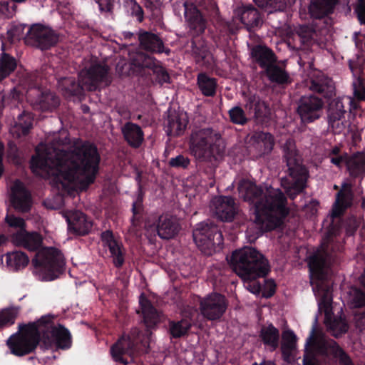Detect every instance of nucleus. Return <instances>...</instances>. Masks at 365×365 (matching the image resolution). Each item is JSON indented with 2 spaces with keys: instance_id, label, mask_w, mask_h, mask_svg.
Masks as SVG:
<instances>
[{
  "instance_id": "obj_1",
  "label": "nucleus",
  "mask_w": 365,
  "mask_h": 365,
  "mask_svg": "<svg viewBox=\"0 0 365 365\" xmlns=\"http://www.w3.org/2000/svg\"><path fill=\"white\" fill-rule=\"evenodd\" d=\"M68 141L67 132L62 131L51 146L38 145L31 168L36 175L51 178L58 190H83L93 182L100 156L96 147L88 143H76L69 151L60 148Z\"/></svg>"
},
{
  "instance_id": "obj_2",
  "label": "nucleus",
  "mask_w": 365,
  "mask_h": 365,
  "mask_svg": "<svg viewBox=\"0 0 365 365\" xmlns=\"http://www.w3.org/2000/svg\"><path fill=\"white\" fill-rule=\"evenodd\" d=\"M238 190L240 197L253 205L255 222L261 231H269L280 225L287 214V200L279 189L242 180Z\"/></svg>"
},
{
  "instance_id": "obj_3",
  "label": "nucleus",
  "mask_w": 365,
  "mask_h": 365,
  "mask_svg": "<svg viewBox=\"0 0 365 365\" xmlns=\"http://www.w3.org/2000/svg\"><path fill=\"white\" fill-rule=\"evenodd\" d=\"M54 316H43L36 322L25 326L19 333L11 336L6 344L14 355L22 356L32 352L39 341L42 332V343L46 349H68L71 346V334L61 325L55 326Z\"/></svg>"
},
{
  "instance_id": "obj_4",
  "label": "nucleus",
  "mask_w": 365,
  "mask_h": 365,
  "mask_svg": "<svg viewBox=\"0 0 365 365\" xmlns=\"http://www.w3.org/2000/svg\"><path fill=\"white\" fill-rule=\"evenodd\" d=\"M328 245L323 242L320 248L309 259L310 282L319 309L325 314V324L332 335L337 337L346 333L348 325L341 317L331 319V282L329 277L330 258L327 254Z\"/></svg>"
},
{
  "instance_id": "obj_5",
  "label": "nucleus",
  "mask_w": 365,
  "mask_h": 365,
  "mask_svg": "<svg viewBox=\"0 0 365 365\" xmlns=\"http://www.w3.org/2000/svg\"><path fill=\"white\" fill-rule=\"evenodd\" d=\"M231 264L235 273L245 282V288L252 294H259L260 285L255 279L264 277L269 269L264 256L255 249L247 247L232 253Z\"/></svg>"
},
{
  "instance_id": "obj_6",
  "label": "nucleus",
  "mask_w": 365,
  "mask_h": 365,
  "mask_svg": "<svg viewBox=\"0 0 365 365\" xmlns=\"http://www.w3.org/2000/svg\"><path fill=\"white\" fill-rule=\"evenodd\" d=\"M108 72V67L104 62L91 58L85 62V67L79 73L78 83L72 78H63L58 81V88L66 96L79 94L83 89L93 91L106 80Z\"/></svg>"
},
{
  "instance_id": "obj_7",
  "label": "nucleus",
  "mask_w": 365,
  "mask_h": 365,
  "mask_svg": "<svg viewBox=\"0 0 365 365\" xmlns=\"http://www.w3.org/2000/svg\"><path fill=\"white\" fill-rule=\"evenodd\" d=\"M333 355L339 359L341 365H353L350 358L333 340H327L322 331L314 325L305 344L303 365H319L318 355Z\"/></svg>"
},
{
  "instance_id": "obj_8",
  "label": "nucleus",
  "mask_w": 365,
  "mask_h": 365,
  "mask_svg": "<svg viewBox=\"0 0 365 365\" xmlns=\"http://www.w3.org/2000/svg\"><path fill=\"white\" fill-rule=\"evenodd\" d=\"M284 152L289 176L282 179L281 185L289 197L294 199L305 187L308 176L307 171L302 165L301 158L292 140H287L284 146Z\"/></svg>"
},
{
  "instance_id": "obj_9",
  "label": "nucleus",
  "mask_w": 365,
  "mask_h": 365,
  "mask_svg": "<svg viewBox=\"0 0 365 365\" xmlns=\"http://www.w3.org/2000/svg\"><path fill=\"white\" fill-rule=\"evenodd\" d=\"M222 147L220 135L211 128H202L192 133L190 151L197 159L210 160L220 153Z\"/></svg>"
},
{
  "instance_id": "obj_10",
  "label": "nucleus",
  "mask_w": 365,
  "mask_h": 365,
  "mask_svg": "<svg viewBox=\"0 0 365 365\" xmlns=\"http://www.w3.org/2000/svg\"><path fill=\"white\" fill-rule=\"evenodd\" d=\"M32 262L39 277L46 281L56 279L65 265L63 254L53 247H46L39 250Z\"/></svg>"
},
{
  "instance_id": "obj_11",
  "label": "nucleus",
  "mask_w": 365,
  "mask_h": 365,
  "mask_svg": "<svg viewBox=\"0 0 365 365\" xmlns=\"http://www.w3.org/2000/svg\"><path fill=\"white\" fill-rule=\"evenodd\" d=\"M193 240L198 248L205 255H210L217 245L222 243V235L212 224L200 222L193 230Z\"/></svg>"
},
{
  "instance_id": "obj_12",
  "label": "nucleus",
  "mask_w": 365,
  "mask_h": 365,
  "mask_svg": "<svg viewBox=\"0 0 365 365\" xmlns=\"http://www.w3.org/2000/svg\"><path fill=\"white\" fill-rule=\"evenodd\" d=\"M227 307L225 297L218 293H212L200 299V310L202 315L208 320L219 319Z\"/></svg>"
},
{
  "instance_id": "obj_13",
  "label": "nucleus",
  "mask_w": 365,
  "mask_h": 365,
  "mask_svg": "<svg viewBox=\"0 0 365 365\" xmlns=\"http://www.w3.org/2000/svg\"><path fill=\"white\" fill-rule=\"evenodd\" d=\"M139 330L137 328L132 329L130 334L123 335L118 341L112 346L110 352L112 357L115 361L125 364L123 359L125 354L133 356L135 354V344L139 335Z\"/></svg>"
},
{
  "instance_id": "obj_14",
  "label": "nucleus",
  "mask_w": 365,
  "mask_h": 365,
  "mask_svg": "<svg viewBox=\"0 0 365 365\" xmlns=\"http://www.w3.org/2000/svg\"><path fill=\"white\" fill-rule=\"evenodd\" d=\"M323 103L315 96H304L298 106V113L304 123H309L320 118Z\"/></svg>"
},
{
  "instance_id": "obj_15",
  "label": "nucleus",
  "mask_w": 365,
  "mask_h": 365,
  "mask_svg": "<svg viewBox=\"0 0 365 365\" xmlns=\"http://www.w3.org/2000/svg\"><path fill=\"white\" fill-rule=\"evenodd\" d=\"M29 101L39 109L47 110L56 108L59 99L53 93L39 88H30L27 91Z\"/></svg>"
},
{
  "instance_id": "obj_16",
  "label": "nucleus",
  "mask_w": 365,
  "mask_h": 365,
  "mask_svg": "<svg viewBox=\"0 0 365 365\" xmlns=\"http://www.w3.org/2000/svg\"><path fill=\"white\" fill-rule=\"evenodd\" d=\"M68 223V230L70 233L84 235L92 229L93 223L80 211H68L63 214Z\"/></svg>"
},
{
  "instance_id": "obj_17",
  "label": "nucleus",
  "mask_w": 365,
  "mask_h": 365,
  "mask_svg": "<svg viewBox=\"0 0 365 365\" xmlns=\"http://www.w3.org/2000/svg\"><path fill=\"white\" fill-rule=\"evenodd\" d=\"M26 38L34 40L42 49L54 45L58 40V36L52 29L41 25L31 27Z\"/></svg>"
},
{
  "instance_id": "obj_18",
  "label": "nucleus",
  "mask_w": 365,
  "mask_h": 365,
  "mask_svg": "<svg viewBox=\"0 0 365 365\" xmlns=\"http://www.w3.org/2000/svg\"><path fill=\"white\" fill-rule=\"evenodd\" d=\"M212 209L216 217L225 222L232 221L237 212L236 204L231 197H217L214 198Z\"/></svg>"
},
{
  "instance_id": "obj_19",
  "label": "nucleus",
  "mask_w": 365,
  "mask_h": 365,
  "mask_svg": "<svg viewBox=\"0 0 365 365\" xmlns=\"http://www.w3.org/2000/svg\"><path fill=\"white\" fill-rule=\"evenodd\" d=\"M345 113L341 99H334L329 103L328 122L336 133H341L346 127Z\"/></svg>"
},
{
  "instance_id": "obj_20",
  "label": "nucleus",
  "mask_w": 365,
  "mask_h": 365,
  "mask_svg": "<svg viewBox=\"0 0 365 365\" xmlns=\"http://www.w3.org/2000/svg\"><path fill=\"white\" fill-rule=\"evenodd\" d=\"M11 200L14 207L19 212H28L31 207V199L22 182L16 180L11 187Z\"/></svg>"
},
{
  "instance_id": "obj_21",
  "label": "nucleus",
  "mask_w": 365,
  "mask_h": 365,
  "mask_svg": "<svg viewBox=\"0 0 365 365\" xmlns=\"http://www.w3.org/2000/svg\"><path fill=\"white\" fill-rule=\"evenodd\" d=\"M184 7L185 19L189 28L196 34L202 33L206 28V21L196 6L192 3L185 2Z\"/></svg>"
},
{
  "instance_id": "obj_22",
  "label": "nucleus",
  "mask_w": 365,
  "mask_h": 365,
  "mask_svg": "<svg viewBox=\"0 0 365 365\" xmlns=\"http://www.w3.org/2000/svg\"><path fill=\"white\" fill-rule=\"evenodd\" d=\"M101 240L105 247H108L116 267H120L124 262V253L122 245L113 236L112 232L106 231L101 234Z\"/></svg>"
},
{
  "instance_id": "obj_23",
  "label": "nucleus",
  "mask_w": 365,
  "mask_h": 365,
  "mask_svg": "<svg viewBox=\"0 0 365 365\" xmlns=\"http://www.w3.org/2000/svg\"><path fill=\"white\" fill-rule=\"evenodd\" d=\"M188 123V117L185 112H172L168 117L165 131L168 135L178 136L184 133Z\"/></svg>"
},
{
  "instance_id": "obj_24",
  "label": "nucleus",
  "mask_w": 365,
  "mask_h": 365,
  "mask_svg": "<svg viewBox=\"0 0 365 365\" xmlns=\"http://www.w3.org/2000/svg\"><path fill=\"white\" fill-rule=\"evenodd\" d=\"M180 230V225L178 220L170 216H160L156 226L158 236L165 240L174 237Z\"/></svg>"
},
{
  "instance_id": "obj_25",
  "label": "nucleus",
  "mask_w": 365,
  "mask_h": 365,
  "mask_svg": "<svg viewBox=\"0 0 365 365\" xmlns=\"http://www.w3.org/2000/svg\"><path fill=\"white\" fill-rule=\"evenodd\" d=\"M353 194L351 191V185L348 182H344L341 184V188L336 195V202L334 203L332 215L337 217L340 215L344 209L351 205Z\"/></svg>"
},
{
  "instance_id": "obj_26",
  "label": "nucleus",
  "mask_w": 365,
  "mask_h": 365,
  "mask_svg": "<svg viewBox=\"0 0 365 365\" xmlns=\"http://www.w3.org/2000/svg\"><path fill=\"white\" fill-rule=\"evenodd\" d=\"M11 241L15 245L24 247L29 250H36L40 247L42 239L38 233L28 232L25 230L12 235Z\"/></svg>"
},
{
  "instance_id": "obj_27",
  "label": "nucleus",
  "mask_w": 365,
  "mask_h": 365,
  "mask_svg": "<svg viewBox=\"0 0 365 365\" xmlns=\"http://www.w3.org/2000/svg\"><path fill=\"white\" fill-rule=\"evenodd\" d=\"M124 138L130 145L138 148L143 140V133L140 126L133 123H127L122 128Z\"/></svg>"
},
{
  "instance_id": "obj_28",
  "label": "nucleus",
  "mask_w": 365,
  "mask_h": 365,
  "mask_svg": "<svg viewBox=\"0 0 365 365\" xmlns=\"http://www.w3.org/2000/svg\"><path fill=\"white\" fill-rule=\"evenodd\" d=\"M251 55L259 66L264 68H267L276 61L273 52L266 46H255L252 49Z\"/></svg>"
},
{
  "instance_id": "obj_29",
  "label": "nucleus",
  "mask_w": 365,
  "mask_h": 365,
  "mask_svg": "<svg viewBox=\"0 0 365 365\" xmlns=\"http://www.w3.org/2000/svg\"><path fill=\"white\" fill-rule=\"evenodd\" d=\"M235 14L239 16L240 21L247 28L257 26L260 19L258 11L253 7L239 8Z\"/></svg>"
},
{
  "instance_id": "obj_30",
  "label": "nucleus",
  "mask_w": 365,
  "mask_h": 365,
  "mask_svg": "<svg viewBox=\"0 0 365 365\" xmlns=\"http://www.w3.org/2000/svg\"><path fill=\"white\" fill-rule=\"evenodd\" d=\"M139 302L146 325L148 327H152L156 324L160 320L159 313L143 294L140 296Z\"/></svg>"
},
{
  "instance_id": "obj_31",
  "label": "nucleus",
  "mask_w": 365,
  "mask_h": 365,
  "mask_svg": "<svg viewBox=\"0 0 365 365\" xmlns=\"http://www.w3.org/2000/svg\"><path fill=\"white\" fill-rule=\"evenodd\" d=\"M139 40L140 46L145 50L158 53L163 51V43L155 34L144 32L140 35Z\"/></svg>"
},
{
  "instance_id": "obj_32",
  "label": "nucleus",
  "mask_w": 365,
  "mask_h": 365,
  "mask_svg": "<svg viewBox=\"0 0 365 365\" xmlns=\"http://www.w3.org/2000/svg\"><path fill=\"white\" fill-rule=\"evenodd\" d=\"M338 0H312L309 6L311 15L319 19L330 13Z\"/></svg>"
},
{
  "instance_id": "obj_33",
  "label": "nucleus",
  "mask_w": 365,
  "mask_h": 365,
  "mask_svg": "<svg viewBox=\"0 0 365 365\" xmlns=\"http://www.w3.org/2000/svg\"><path fill=\"white\" fill-rule=\"evenodd\" d=\"M346 165L350 175L359 176L365 173V154L357 153L346 159Z\"/></svg>"
},
{
  "instance_id": "obj_34",
  "label": "nucleus",
  "mask_w": 365,
  "mask_h": 365,
  "mask_svg": "<svg viewBox=\"0 0 365 365\" xmlns=\"http://www.w3.org/2000/svg\"><path fill=\"white\" fill-rule=\"evenodd\" d=\"M33 124V116L29 113H24L20 115L15 125L11 128V133L19 138L26 135L31 128Z\"/></svg>"
},
{
  "instance_id": "obj_35",
  "label": "nucleus",
  "mask_w": 365,
  "mask_h": 365,
  "mask_svg": "<svg viewBox=\"0 0 365 365\" xmlns=\"http://www.w3.org/2000/svg\"><path fill=\"white\" fill-rule=\"evenodd\" d=\"M6 263L11 270L25 267L29 263V257L22 252H12L6 255Z\"/></svg>"
},
{
  "instance_id": "obj_36",
  "label": "nucleus",
  "mask_w": 365,
  "mask_h": 365,
  "mask_svg": "<svg viewBox=\"0 0 365 365\" xmlns=\"http://www.w3.org/2000/svg\"><path fill=\"white\" fill-rule=\"evenodd\" d=\"M158 62L155 60L143 53H137L131 61V65L133 66V73L137 72L142 68H150L153 70Z\"/></svg>"
},
{
  "instance_id": "obj_37",
  "label": "nucleus",
  "mask_w": 365,
  "mask_h": 365,
  "mask_svg": "<svg viewBox=\"0 0 365 365\" xmlns=\"http://www.w3.org/2000/svg\"><path fill=\"white\" fill-rule=\"evenodd\" d=\"M310 88L314 91L323 93L324 96L331 94L334 91L332 81L323 74L312 81Z\"/></svg>"
},
{
  "instance_id": "obj_38",
  "label": "nucleus",
  "mask_w": 365,
  "mask_h": 365,
  "mask_svg": "<svg viewBox=\"0 0 365 365\" xmlns=\"http://www.w3.org/2000/svg\"><path fill=\"white\" fill-rule=\"evenodd\" d=\"M260 336L263 342L272 349H275L279 341V331L272 324L264 326L260 331Z\"/></svg>"
},
{
  "instance_id": "obj_39",
  "label": "nucleus",
  "mask_w": 365,
  "mask_h": 365,
  "mask_svg": "<svg viewBox=\"0 0 365 365\" xmlns=\"http://www.w3.org/2000/svg\"><path fill=\"white\" fill-rule=\"evenodd\" d=\"M344 299L353 308L365 305V293L356 287H351L344 295Z\"/></svg>"
},
{
  "instance_id": "obj_40",
  "label": "nucleus",
  "mask_w": 365,
  "mask_h": 365,
  "mask_svg": "<svg viewBox=\"0 0 365 365\" xmlns=\"http://www.w3.org/2000/svg\"><path fill=\"white\" fill-rule=\"evenodd\" d=\"M197 84L203 95L212 96L215 93L217 84L215 78L205 73H200L197 76Z\"/></svg>"
},
{
  "instance_id": "obj_41",
  "label": "nucleus",
  "mask_w": 365,
  "mask_h": 365,
  "mask_svg": "<svg viewBox=\"0 0 365 365\" xmlns=\"http://www.w3.org/2000/svg\"><path fill=\"white\" fill-rule=\"evenodd\" d=\"M192 326L191 319L185 318L182 320L170 323V331L175 338H178L187 334Z\"/></svg>"
},
{
  "instance_id": "obj_42",
  "label": "nucleus",
  "mask_w": 365,
  "mask_h": 365,
  "mask_svg": "<svg viewBox=\"0 0 365 365\" xmlns=\"http://www.w3.org/2000/svg\"><path fill=\"white\" fill-rule=\"evenodd\" d=\"M16 67V60L9 55L3 53L0 58V81L8 76Z\"/></svg>"
},
{
  "instance_id": "obj_43",
  "label": "nucleus",
  "mask_w": 365,
  "mask_h": 365,
  "mask_svg": "<svg viewBox=\"0 0 365 365\" xmlns=\"http://www.w3.org/2000/svg\"><path fill=\"white\" fill-rule=\"evenodd\" d=\"M353 86L354 98L346 97L345 99L348 101L351 109H356L358 107L356 101H365V88L362 86L360 79H357V81L353 83Z\"/></svg>"
},
{
  "instance_id": "obj_44",
  "label": "nucleus",
  "mask_w": 365,
  "mask_h": 365,
  "mask_svg": "<svg viewBox=\"0 0 365 365\" xmlns=\"http://www.w3.org/2000/svg\"><path fill=\"white\" fill-rule=\"evenodd\" d=\"M5 222L13 234L23 232L26 230L25 220L14 214L9 213L5 217Z\"/></svg>"
},
{
  "instance_id": "obj_45",
  "label": "nucleus",
  "mask_w": 365,
  "mask_h": 365,
  "mask_svg": "<svg viewBox=\"0 0 365 365\" xmlns=\"http://www.w3.org/2000/svg\"><path fill=\"white\" fill-rule=\"evenodd\" d=\"M266 73L271 81L278 83H285L288 78L285 71L274 63L266 68Z\"/></svg>"
},
{
  "instance_id": "obj_46",
  "label": "nucleus",
  "mask_w": 365,
  "mask_h": 365,
  "mask_svg": "<svg viewBox=\"0 0 365 365\" xmlns=\"http://www.w3.org/2000/svg\"><path fill=\"white\" fill-rule=\"evenodd\" d=\"M19 314V309L16 307L6 308L0 310V327L12 325Z\"/></svg>"
},
{
  "instance_id": "obj_47",
  "label": "nucleus",
  "mask_w": 365,
  "mask_h": 365,
  "mask_svg": "<svg viewBox=\"0 0 365 365\" xmlns=\"http://www.w3.org/2000/svg\"><path fill=\"white\" fill-rule=\"evenodd\" d=\"M253 137L258 145L263 148L264 153L271 151L274 145V140L272 135L268 133L259 132L256 133Z\"/></svg>"
},
{
  "instance_id": "obj_48",
  "label": "nucleus",
  "mask_w": 365,
  "mask_h": 365,
  "mask_svg": "<svg viewBox=\"0 0 365 365\" xmlns=\"http://www.w3.org/2000/svg\"><path fill=\"white\" fill-rule=\"evenodd\" d=\"M230 118L232 123L242 125L247 122L244 110L239 106H235L229 111Z\"/></svg>"
},
{
  "instance_id": "obj_49",
  "label": "nucleus",
  "mask_w": 365,
  "mask_h": 365,
  "mask_svg": "<svg viewBox=\"0 0 365 365\" xmlns=\"http://www.w3.org/2000/svg\"><path fill=\"white\" fill-rule=\"evenodd\" d=\"M153 73L156 76V80L160 84L170 82V76L167 71L159 65L158 62L153 68Z\"/></svg>"
},
{
  "instance_id": "obj_50",
  "label": "nucleus",
  "mask_w": 365,
  "mask_h": 365,
  "mask_svg": "<svg viewBox=\"0 0 365 365\" xmlns=\"http://www.w3.org/2000/svg\"><path fill=\"white\" fill-rule=\"evenodd\" d=\"M63 204V198L61 195H58L53 199H47L44 201L45 206L51 210L60 208Z\"/></svg>"
},
{
  "instance_id": "obj_51",
  "label": "nucleus",
  "mask_w": 365,
  "mask_h": 365,
  "mask_svg": "<svg viewBox=\"0 0 365 365\" xmlns=\"http://www.w3.org/2000/svg\"><path fill=\"white\" fill-rule=\"evenodd\" d=\"M312 36V32L307 26H300L297 30V38L303 43L307 42Z\"/></svg>"
},
{
  "instance_id": "obj_52",
  "label": "nucleus",
  "mask_w": 365,
  "mask_h": 365,
  "mask_svg": "<svg viewBox=\"0 0 365 365\" xmlns=\"http://www.w3.org/2000/svg\"><path fill=\"white\" fill-rule=\"evenodd\" d=\"M118 1L119 0H97V3L101 11L110 12Z\"/></svg>"
},
{
  "instance_id": "obj_53",
  "label": "nucleus",
  "mask_w": 365,
  "mask_h": 365,
  "mask_svg": "<svg viewBox=\"0 0 365 365\" xmlns=\"http://www.w3.org/2000/svg\"><path fill=\"white\" fill-rule=\"evenodd\" d=\"M282 339L284 341L283 346L287 345L289 348H292L296 341V336L292 331L287 330L283 332Z\"/></svg>"
},
{
  "instance_id": "obj_54",
  "label": "nucleus",
  "mask_w": 365,
  "mask_h": 365,
  "mask_svg": "<svg viewBox=\"0 0 365 365\" xmlns=\"http://www.w3.org/2000/svg\"><path fill=\"white\" fill-rule=\"evenodd\" d=\"M189 163L188 158L182 155H178L176 158H171L170 160V164L174 167L185 168L188 165Z\"/></svg>"
},
{
  "instance_id": "obj_55",
  "label": "nucleus",
  "mask_w": 365,
  "mask_h": 365,
  "mask_svg": "<svg viewBox=\"0 0 365 365\" xmlns=\"http://www.w3.org/2000/svg\"><path fill=\"white\" fill-rule=\"evenodd\" d=\"M359 225V221L356 217H351L346 222V232L349 235H352Z\"/></svg>"
},
{
  "instance_id": "obj_56",
  "label": "nucleus",
  "mask_w": 365,
  "mask_h": 365,
  "mask_svg": "<svg viewBox=\"0 0 365 365\" xmlns=\"http://www.w3.org/2000/svg\"><path fill=\"white\" fill-rule=\"evenodd\" d=\"M349 156L346 153H341L336 156H330V161L337 167H341L342 164H346V159H349Z\"/></svg>"
},
{
  "instance_id": "obj_57",
  "label": "nucleus",
  "mask_w": 365,
  "mask_h": 365,
  "mask_svg": "<svg viewBox=\"0 0 365 365\" xmlns=\"http://www.w3.org/2000/svg\"><path fill=\"white\" fill-rule=\"evenodd\" d=\"M356 12L360 22L365 24V0H359Z\"/></svg>"
},
{
  "instance_id": "obj_58",
  "label": "nucleus",
  "mask_w": 365,
  "mask_h": 365,
  "mask_svg": "<svg viewBox=\"0 0 365 365\" xmlns=\"http://www.w3.org/2000/svg\"><path fill=\"white\" fill-rule=\"evenodd\" d=\"M354 322L359 329H365V312L356 314L354 316Z\"/></svg>"
},
{
  "instance_id": "obj_59",
  "label": "nucleus",
  "mask_w": 365,
  "mask_h": 365,
  "mask_svg": "<svg viewBox=\"0 0 365 365\" xmlns=\"http://www.w3.org/2000/svg\"><path fill=\"white\" fill-rule=\"evenodd\" d=\"M23 30L22 26H18L11 31H9L11 34H12V38L14 40L20 39L22 38V36L20 34V32Z\"/></svg>"
},
{
  "instance_id": "obj_60",
  "label": "nucleus",
  "mask_w": 365,
  "mask_h": 365,
  "mask_svg": "<svg viewBox=\"0 0 365 365\" xmlns=\"http://www.w3.org/2000/svg\"><path fill=\"white\" fill-rule=\"evenodd\" d=\"M135 12H136V16L138 17L140 21H142L143 20V10H142L141 7L138 4H135Z\"/></svg>"
},
{
  "instance_id": "obj_61",
  "label": "nucleus",
  "mask_w": 365,
  "mask_h": 365,
  "mask_svg": "<svg viewBox=\"0 0 365 365\" xmlns=\"http://www.w3.org/2000/svg\"><path fill=\"white\" fill-rule=\"evenodd\" d=\"M267 110V106L265 105H257L255 108V113L258 114H262V113H264Z\"/></svg>"
},
{
  "instance_id": "obj_62",
  "label": "nucleus",
  "mask_w": 365,
  "mask_h": 365,
  "mask_svg": "<svg viewBox=\"0 0 365 365\" xmlns=\"http://www.w3.org/2000/svg\"><path fill=\"white\" fill-rule=\"evenodd\" d=\"M340 154H341V153H340L339 148H337V147H335V148L331 149V152L329 153V157L330 156H333V155L336 156V155H340Z\"/></svg>"
},
{
  "instance_id": "obj_63",
  "label": "nucleus",
  "mask_w": 365,
  "mask_h": 365,
  "mask_svg": "<svg viewBox=\"0 0 365 365\" xmlns=\"http://www.w3.org/2000/svg\"><path fill=\"white\" fill-rule=\"evenodd\" d=\"M252 365H275V364L270 361H264L262 362L260 364H257V363H255Z\"/></svg>"
},
{
  "instance_id": "obj_64",
  "label": "nucleus",
  "mask_w": 365,
  "mask_h": 365,
  "mask_svg": "<svg viewBox=\"0 0 365 365\" xmlns=\"http://www.w3.org/2000/svg\"><path fill=\"white\" fill-rule=\"evenodd\" d=\"M360 281L361 283L365 286V269L364 274L360 277Z\"/></svg>"
}]
</instances>
